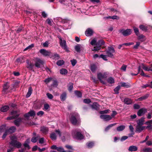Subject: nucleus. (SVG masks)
I'll use <instances>...</instances> for the list:
<instances>
[{
  "instance_id": "obj_33",
  "label": "nucleus",
  "mask_w": 152,
  "mask_h": 152,
  "mask_svg": "<svg viewBox=\"0 0 152 152\" xmlns=\"http://www.w3.org/2000/svg\"><path fill=\"white\" fill-rule=\"evenodd\" d=\"M32 92V89L31 87H30L28 88V92L26 95V97L28 98L29 97L31 94Z\"/></svg>"
},
{
  "instance_id": "obj_55",
  "label": "nucleus",
  "mask_w": 152,
  "mask_h": 152,
  "mask_svg": "<svg viewBox=\"0 0 152 152\" xmlns=\"http://www.w3.org/2000/svg\"><path fill=\"white\" fill-rule=\"evenodd\" d=\"M83 102L85 103L89 104L91 102V101L90 99H84Z\"/></svg>"
},
{
  "instance_id": "obj_1",
  "label": "nucleus",
  "mask_w": 152,
  "mask_h": 152,
  "mask_svg": "<svg viewBox=\"0 0 152 152\" xmlns=\"http://www.w3.org/2000/svg\"><path fill=\"white\" fill-rule=\"evenodd\" d=\"M11 141L10 143L12 146L19 148L22 146L21 143L17 140V137L15 135L11 136L10 137Z\"/></svg>"
},
{
  "instance_id": "obj_25",
  "label": "nucleus",
  "mask_w": 152,
  "mask_h": 152,
  "mask_svg": "<svg viewBox=\"0 0 152 152\" xmlns=\"http://www.w3.org/2000/svg\"><path fill=\"white\" fill-rule=\"evenodd\" d=\"M97 68L96 65L94 64H91L90 65V69L93 72H95Z\"/></svg>"
},
{
  "instance_id": "obj_34",
  "label": "nucleus",
  "mask_w": 152,
  "mask_h": 152,
  "mask_svg": "<svg viewBox=\"0 0 152 152\" xmlns=\"http://www.w3.org/2000/svg\"><path fill=\"white\" fill-rule=\"evenodd\" d=\"M86 145L88 148H91L94 146V142H89L86 143Z\"/></svg>"
},
{
  "instance_id": "obj_19",
  "label": "nucleus",
  "mask_w": 152,
  "mask_h": 152,
  "mask_svg": "<svg viewBox=\"0 0 152 152\" xmlns=\"http://www.w3.org/2000/svg\"><path fill=\"white\" fill-rule=\"evenodd\" d=\"M50 56V58H51L55 60L58 59L60 58L59 55L56 53L52 54L51 53V55Z\"/></svg>"
},
{
  "instance_id": "obj_31",
  "label": "nucleus",
  "mask_w": 152,
  "mask_h": 152,
  "mask_svg": "<svg viewBox=\"0 0 152 152\" xmlns=\"http://www.w3.org/2000/svg\"><path fill=\"white\" fill-rule=\"evenodd\" d=\"M21 118H19L14 121V123L17 126H19L20 123L21 121Z\"/></svg>"
},
{
  "instance_id": "obj_13",
  "label": "nucleus",
  "mask_w": 152,
  "mask_h": 152,
  "mask_svg": "<svg viewBox=\"0 0 152 152\" xmlns=\"http://www.w3.org/2000/svg\"><path fill=\"white\" fill-rule=\"evenodd\" d=\"M43 61L39 59H37L36 60L35 63V65L36 67L38 68L40 67L41 64H43Z\"/></svg>"
},
{
  "instance_id": "obj_4",
  "label": "nucleus",
  "mask_w": 152,
  "mask_h": 152,
  "mask_svg": "<svg viewBox=\"0 0 152 152\" xmlns=\"http://www.w3.org/2000/svg\"><path fill=\"white\" fill-rule=\"evenodd\" d=\"M60 45L62 48L66 52H69L68 48L67 46L66 42L65 40L63 41L61 38L60 39Z\"/></svg>"
},
{
  "instance_id": "obj_15",
  "label": "nucleus",
  "mask_w": 152,
  "mask_h": 152,
  "mask_svg": "<svg viewBox=\"0 0 152 152\" xmlns=\"http://www.w3.org/2000/svg\"><path fill=\"white\" fill-rule=\"evenodd\" d=\"M91 107L93 109L97 110L99 108V105L97 102H94L91 105Z\"/></svg>"
},
{
  "instance_id": "obj_5",
  "label": "nucleus",
  "mask_w": 152,
  "mask_h": 152,
  "mask_svg": "<svg viewBox=\"0 0 152 152\" xmlns=\"http://www.w3.org/2000/svg\"><path fill=\"white\" fill-rule=\"evenodd\" d=\"M27 64L26 67L29 70H31L33 72L34 71V65L33 63H32L31 61L29 60H26Z\"/></svg>"
},
{
  "instance_id": "obj_40",
  "label": "nucleus",
  "mask_w": 152,
  "mask_h": 152,
  "mask_svg": "<svg viewBox=\"0 0 152 152\" xmlns=\"http://www.w3.org/2000/svg\"><path fill=\"white\" fill-rule=\"evenodd\" d=\"M125 126L123 125L120 126L117 128V130L119 132L123 130L125 128Z\"/></svg>"
},
{
  "instance_id": "obj_61",
  "label": "nucleus",
  "mask_w": 152,
  "mask_h": 152,
  "mask_svg": "<svg viewBox=\"0 0 152 152\" xmlns=\"http://www.w3.org/2000/svg\"><path fill=\"white\" fill-rule=\"evenodd\" d=\"M107 56V55L101 54L100 56V58H102L104 60L107 61V59L106 58Z\"/></svg>"
},
{
  "instance_id": "obj_29",
  "label": "nucleus",
  "mask_w": 152,
  "mask_h": 152,
  "mask_svg": "<svg viewBox=\"0 0 152 152\" xmlns=\"http://www.w3.org/2000/svg\"><path fill=\"white\" fill-rule=\"evenodd\" d=\"M50 138L53 140H55L57 138V136L54 132H52L50 134Z\"/></svg>"
},
{
  "instance_id": "obj_30",
  "label": "nucleus",
  "mask_w": 152,
  "mask_h": 152,
  "mask_svg": "<svg viewBox=\"0 0 152 152\" xmlns=\"http://www.w3.org/2000/svg\"><path fill=\"white\" fill-rule=\"evenodd\" d=\"M66 92H64L60 96V99L61 101H64L66 98Z\"/></svg>"
},
{
  "instance_id": "obj_26",
  "label": "nucleus",
  "mask_w": 152,
  "mask_h": 152,
  "mask_svg": "<svg viewBox=\"0 0 152 152\" xmlns=\"http://www.w3.org/2000/svg\"><path fill=\"white\" fill-rule=\"evenodd\" d=\"M121 87H124L126 88H129L130 87V85L128 83L125 82H122L121 83Z\"/></svg>"
},
{
  "instance_id": "obj_62",
  "label": "nucleus",
  "mask_w": 152,
  "mask_h": 152,
  "mask_svg": "<svg viewBox=\"0 0 152 152\" xmlns=\"http://www.w3.org/2000/svg\"><path fill=\"white\" fill-rule=\"evenodd\" d=\"M46 95L47 96L48 98L50 99H52L53 98V95L50 94L49 93H47L46 94Z\"/></svg>"
},
{
  "instance_id": "obj_21",
  "label": "nucleus",
  "mask_w": 152,
  "mask_h": 152,
  "mask_svg": "<svg viewBox=\"0 0 152 152\" xmlns=\"http://www.w3.org/2000/svg\"><path fill=\"white\" fill-rule=\"evenodd\" d=\"M9 109V107L7 105H4L1 107L0 110L3 112H5L7 111Z\"/></svg>"
},
{
  "instance_id": "obj_37",
  "label": "nucleus",
  "mask_w": 152,
  "mask_h": 152,
  "mask_svg": "<svg viewBox=\"0 0 152 152\" xmlns=\"http://www.w3.org/2000/svg\"><path fill=\"white\" fill-rule=\"evenodd\" d=\"M75 93L76 96L80 98L82 96V94L78 91H75Z\"/></svg>"
},
{
  "instance_id": "obj_44",
  "label": "nucleus",
  "mask_w": 152,
  "mask_h": 152,
  "mask_svg": "<svg viewBox=\"0 0 152 152\" xmlns=\"http://www.w3.org/2000/svg\"><path fill=\"white\" fill-rule=\"evenodd\" d=\"M139 28L143 31H146L147 30V27L142 25H140Z\"/></svg>"
},
{
  "instance_id": "obj_39",
  "label": "nucleus",
  "mask_w": 152,
  "mask_h": 152,
  "mask_svg": "<svg viewBox=\"0 0 152 152\" xmlns=\"http://www.w3.org/2000/svg\"><path fill=\"white\" fill-rule=\"evenodd\" d=\"M67 70L65 69H62L60 70V73L62 75H65L67 73Z\"/></svg>"
},
{
  "instance_id": "obj_46",
  "label": "nucleus",
  "mask_w": 152,
  "mask_h": 152,
  "mask_svg": "<svg viewBox=\"0 0 152 152\" xmlns=\"http://www.w3.org/2000/svg\"><path fill=\"white\" fill-rule=\"evenodd\" d=\"M64 62L63 60H60L56 63L57 64L58 66H62L64 64Z\"/></svg>"
},
{
  "instance_id": "obj_64",
  "label": "nucleus",
  "mask_w": 152,
  "mask_h": 152,
  "mask_svg": "<svg viewBox=\"0 0 152 152\" xmlns=\"http://www.w3.org/2000/svg\"><path fill=\"white\" fill-rule=\"evenodd\" d=\"M44 114V112L42 111H40L38 112L37 113V115L40 116H42Z\"/></svg>"
},
{
  "instance_id": "obj_3",
  "label": "nucleus",
  "mask_w": 152,
  "mask_h": 152,
  "mask_svg": "<svg viewBox=\"0 0 152 152\" xmlns=\"http://www.w3.org/2000/svg\"><path fill=\"white\" fill-rule=\"evenodd\" d=\"M72 135L74 137L79 140H81L83 138V136L81 133L76 131L75 130L72 131Z\"/></svg>"
},
{
  "instance_id": "obj_8",
  "label": "nucleus",
  "mask_w": 152,
  "mask_h": 152,
  "mask_svg": "<svg viewBox=\"0 0 152 152\" xmlns=\"http://www.w3.org/2000/svg\"><path fill=\"white\" fill-rule=\"evenodd\" d=\"M97 76L98 79L100 80L101 83L104 84H105V82L102 80V79L106 77V75L100 72L98 73Z\"/></svg>"
},
{
  "instance_id": "obj_12",
  "label": "nucleus",
  "mask_w": 152,
  "mask_h": 152,
  "mask_svg": "<svg viewBox=\"0 0 152 152\" xmlns=\"http://www.w3.org/2000/svg\"><path fill=\"white\" fill-rule=\"evenodd\" d=\"M147 112V110L145 108L140 109L137 112V114L139 116H141Z\"/></svg>"
},
{
  "instance_id": "obj_60",
  "label": "nucleus",
  "mask_w": 152,
  "mask_h": 152,
  "mask_svg": "<svg viewBox=\"0 0 152 152\" xmlns=\"http://www.w3.org/2000/svg\"><path fill=\"white\" fill-rule=\"evenodd\" d=\"M140 42H137L136 44L134 46L133 48L134 49H137L138 46L140 45Z\"/></svg>"
},
{
  "instance_id": "obj_18",
  "label": "nucleus",
  "mask_w": 152,
  "mask_h": 152,
  "mask_svg": "<svg viewBox=\"0 0 152 152\" xmlns=\"http://www.w3.org/2000/svg\"><path fill=\"white\" fill-rule=\"evenodd\" d=\"M137 36L138 39L141 42L145 41L146 39L145 37L142 34L139 35Z\"/></svg>"
},
{
  "instance_id": "obj_24",
  "label": "nucleus",
  "mask_w": 152,
  "mask_h": 152,
  "mask_svg": "<svg viewBox=\"0 0 152 152\" xmlns=\"http://www.w3.org/2000/svg\"><path fill=\"white\" fill-rule=\"evenodd\" d=\"M9 88V83L8 82L4 84L3 86V92H6L8 88Z\"/></svg>"
},
{
  "instance_id": "obj_49",
  "label": "nucleus",
  "mask_w": 152,
  "mask_h": 152,
  "mask_svg": "<svg viewBox=\"0 0 152 152\" xmlns=\"http://www.w3.org/2000/svg\"><path fill=\"white\" fill-rule=\"evenodd\" d=\"M75 49L76 51L78 52H80V47L79 45H76L75 46Z\"/></svg>"
},
{
  "instance_id": "obj_11",
  "label": "nucleus",
  "mask_w": 152,
  "mask_h": 152,
  "mask_svg": "<svg viewBox=\"0 0 152 152\" xmlns=\"http://www.w3.org/2000/svg\"><path fill=\"white\" fill-rule=\"evenodd\" d=\"M94 33L93 30L90 28H88L85 32V34L87 36H91Z\"/></svg>"
},
{
  "instance_id": "obj_27",
  "label": "nucleus",
  "mask_w": 152,
  "mask_h": 152,
  "mask_svg": "<svg viewBox=\"0 0 152 152\" xmlns=\"http://www.w3.org/2000/svg\"><path fill=\"white\" fill-rule=\"evenodd\" d=\"M149 94H146L145 95L140 97L138 99L140 101H142L143 100L147 99L149 96Z\"/></svg>"
},
{
  "instance_id": "obj_10",
  "label": "nucleus",
  "mask_w": 152,
  "mask_h": 152,
  "mask_svg": "<svg viewBox=\"0 0 152 152\" xmlns=\"http://www.w3.org/2000/svg\"><path fill=\"white\" fill-rule=\"evenodd\" d=\"M100 118L103 119L105 121H108L112 118V117L109 115H102L100 116Z\"/></svg>"
},
{
  "instance_id": "obj_56",
  "label": "nucleus",
  "mask_w": 152,
  "mask_h": 152,
  "mask_svg": "<svg viewBox=\"0 0 152 152\" xmlns=\"http://www.w3.org/2000/svg\"><path fill=\"white\" fill-rule=\"evenodd\" d=\"M34 44H31L30 45L26 47V48H25L24 50L26 51L28 50V49H31L34 47Z\"/></svg>"
},
{
  "instance_id": "obj_28",
  "label": "nucleus",
  "mask_w": 152,
  "mask_h": 152,
  "mask_svg": "<svg viewBox=\"0 0 152 152\" xmlns=\"http://www.w3.org/2000/svg\"><path fill=\"white\" fill-rule=\"evenodd\" d=\"M140 152H152V148H147L141 149Z\"/></svg>"
},
{
  "instance_id": "obj_16",
  "label": "nucleus",
  "mask_w": 152,
  "mask_h": 152,
  "mask_svg": "<svg viewBox=\"0 0 152 152\" xmlns=\"http://www.w3.org/2000/svg\"><path fill=\"white\" fill-rule=\"evenodd\" d=\"M145 118L142 117L137 121V125L142 126L144 124Z\"/></svg>"
},
{
  "instance_id": "obj_43",
  "label": "nucleus",
  "mask_w": 152,
  "mask_h": 152,
  "mask_svg": "<svg viewBox=\"0 0 152 152\" xmlns=\"http://www.w3.org/2000/svg\"><path fill=\"white\" fill-rule=\"evenodd\" d=\"M142 69L145 70L146 71H152V67L151 66L149 67H148L145 66H143L142 67Z\"/></svg>"
},
{
  "instance_id": "obj_52",
  "label": "nucleus",
  "mask_w": 152,
  "mask_h": 152,
  "mask_svg": "<svg viewBox=\"0 0 152 152\" xmlns=\"http://www.w3.org/2000/svg\"><path fill=\"white\" fill-rule=\"evenodd\" d=\"M101 49V47L99 46L96 45L94 47V49L92 50L93 51H97Z\"/></svg>"
},
{
  "instance_id": "obj_6",
  "label": "nucleus",
  "mask_w": 152,
  "mask_h": 152,
  "mask_svg": "<svg viewBox=\"0 0 152 152\" xmlns=\"http://www.w3.org/2000/svg\"><path fill=\"white\" fill-rule=\"evenodd\" d=\"M119 31L125 36H129L132 33L131 29H127L126 30L122 29L120 30Z\"/></svg>"
},
{
  "instance_id": "obj_51",
  "label": "nucleus",
  "mask_w": 152,
  "mask_h": 152,
  "mask_svg": "<svg viewBox=\"0 0 152 152\" xmlns=\"http://www.w3.org/2000/svg\"><path fill=\"white\" fill-rule=\"evenodd\" d=\"M23 28V26H20L17 29H16L15 30L17 33H18L21 31L22 30Z\"/></svg>"
},
{
  "instance_id": "obj_14",
  "label": "nucleus",
  "mask_w": 152,
  "mask_h": 152,
  "mask_svg": "<svg viewBox=\"0 0 152 152\" xmlns=\"http://www.w3.org/2000/svg\"><path fill=\"white\" fill-rule=\"evenodd\" d=\"M145 128L144 126L137 125L136 127V131L139 132H141L142 131L144 130Z\"/></svg>"
},
{
  "instance_id": "obj_2",
  "label": "nucleus",
  "mask_w": 152,
  "mask_h": 152,
  "mask_svg": "<svg viewBox=\"0 0 152 152\" xmlns=\"http://www.w3.org/2000/svg\"><path fill=\"white\" fill-rule=\"evenodd\" d=\"M70 121L73 125H75L79 124L80 122V120L79 114L77 113L72 114L70 118Z\"/></svg>"
},
{
  "instance_id": "obj_58",
  "label": "nucleus",
  "mask_w": 152,
  "mask_h": 152,
  "mask_svg": "<svg viewBox=\"0 0 152 152\" xmlns=\"http://www.w3.org/2000/svg\"><path fill=\"white\" fill-rule=\"evenodd\" d=\"M96 41L95 39H93L92 41H91L90 44L91 45H96Z\"/></svg>"
},
{
  "instance_id": "obj_32",
  "label": "nucleus",
  "mask_w": 152,
  "mask_h": 152,
  "mask_svg": "<svg viewBox=\"0 0 152 152\" xmlns=\"http://www.w3.org/2000/svg\"><path fill=\"white\" fill-rule=\"evenodd\" d=\"M104 40H99L96 43V46H99L100 47L101 46L104 45Z\"/></svg>"
},
{
  "instance_id": "obj_36",
  "label": "nucleus",
  "mask_w": 152,
  "mask_h": 152,
  "mask_svg": "<svg viewBox=\"0 0 152 152\" xmlns=\"http://www.w3.org/2000/svg\"><path fill=\"white\" fill-rule=\"evenodd\" d=\"M116 124V123H115L113 124H111L107 126L105 129V131L106 132L107 131L109 130L113 126L115 125Z\"/></svg>"
},
{
  "instance_id": "obj_41",
  "label": "nucleus",
  "mask_w": 152,
  "mask_h": 152,
  "mask_svg": "<svg viewBox=\"0 0 152 152\" xmlns=\"http://www.w3.org/2000/svg\"><path fill=\"white\" fill-rule=\"evenodd\" d=\"M113 53L108 51H107L106 52L107 56L111 58H113L114 57V55L113 54Z\"/></svg>"
},
{
  "instance_id": "obj_23",
  "label": "nucleus",
  "mask_w": 152,
  "mask_h": 152,
  "mask_svg": "<svg viewBox=\"0 0 152 152\" xmlns=\"http://www.w3.org/2000/svg\"><path fill=\"white\" fill-rule=\"evenodd\" d=\"M30 140L29 139H27L23 144V145L25 148H27L28 150H29L30 149V147L29 145Z\"/></svg>"
},
{
  "instance_id": "obj_48",
  "label": "nucleus",
  "mask_w": 152,
  "mask_h": 152,
  "mask_svg": "<svg viewBox=\"0 0 152 152\" xmlns=\"http://www.w3.org/2000/svg\"><path fill=\"white\" fill-rule=\"evenodd\" d=\"M57 150L60 152H66L64 150V148L61 147H57Z\"/></svg>"
},
{
  "instance_id": "obj_50",
  "label": "nucleus",
  "mask_w": 152,
  "mask_h": 152,
  "mask_svg": "<svg viewBox=\"0 0 152 152\" xmlns=\"http://www.w3.org/2000/svg\"><path fill=\"white\" fill-rule=\"evenodd\" d=\"M107 81L110 84L113 83L114 82V79L112 77L109 78L107 79Z\"/></svg>"
},
{
  "instance_id": "obj_53",
  "label": "nucleus",
  "mask_w": 152,
  "mask_h": 152,
  "mask_svg": "<svg viewBox=\"0 0 152 152\" xmlns=\"http://www.w3.org/2000/svg\"><path fill=\"white\" fill-rule=\"evenodd\" d=\"M107 51L111 52L112 53H115V52L114 48L112 47H109L108 48V50Z\"/></svg>"
},
{
  "instance_id": "obj_7",
  "label": "nucleus",
  "mask_w": 152,
  "mask_h": 152,
  "mask_svg": "<svg viewBox=\"0 0 152 152\" xmlns=\"http://www.w3.org/2000/svg\"><path fill=\"white\" fill-rule=\"evenodd\" d=\"M11 114L13 116L9 117L7 118V120H12L17 118L19 116V114H17V112L16 111H12L11 112Z\"/></svg>"
},
{
  "instance_id": "obj_59",
  "label": "nucleus",
  "mask_w": 152,
  "mask_h": 152,
  "mask_svg": "<svg viewBox=\"0 0 152 152\" xmlns=\"http://www.w3.org/2000/svg\"><path fill=\"white\" fill-rule=\"evenodd\" d=\"M28 113L30 116H34L35 115V112L33 110L30 111Z\"/></svg>"
},
{
  "instance_id": "obj_38",
  "label": "nucleus",
  "mask_w": 152,
  "mask_h": 152,
  "mask_svg": "<svg viewBox=\"0 0 152 152\" xmlns=\"http://www.w3.org/2000/svg\"><path fill=\"white\" fill-rule=\"evenodd\" d=\"M73 83H69V85L68 86V90L70 92L71 91L73 88Z\"/></svg>"
},
{
  "instance_id": "obj_20",
  "label": "nucleus",
  "mask_w": 152,
  "mask_h": 152,
  "mask_svg": "<svg viewBox=\"0 0 152 152\" xmlns=\"http://www.w3.org/2000/svg\"><path fill=\"white\" fill-rule=\"evenodd\" d=\"M16 130V128L14 126H12L10 127L8 129L6 130L7 131L9 134H10L14 132Z\"/></svg>"
},
{
  "instance_id": "obj_9",
  "label": "nucleus",
  "mask_w": 152,
  "mask_h": 152,
  "mask_svg": "<svg viewBox=\"0 0 152 152\" xmlns=\"http://www.w3.org/2000/svg\"><path fill=\"white\" fill-rule=\"evenodd\" d=\"M39 52L44 56H50L51 55V52L48 51L44 49H41L39 51Z\"/></svg>"
},
{
  "instance_id": "obj_35",
  "label": "nucleus",
  "mask_w": 152,
  "mask_h": 152,
  "mask_svg": "<svg viewBox=\"0 0 152 152\" xmlns=\"http://www.w3.org/2000/svg\"><path fill=\"white\" fill-rule=\"evenodd\" d=\"M41 131L44 133H46L48 132V128L43 126L41 128Z\"/></svg>"
},
{
  "instance_id": "obj_63",
  "label": "nucleus",
  "mask_w": 152,
  "mask_h": 152,
  "mask_svg": "<svg viewBox=\"0 0 152 152\" xmlns=\"http://www.w3.org/2000/svg\"><path fill=\"white\" fill-rule=\"evenodd\" d=\"M37 137H33L31 139V142L34 143L36 142L37 140Z\"/></svg>"
},
{
  "instance_id": "obj_42",
  "label": "nucleus",
  "mask_w": 152,
  "mask_h": 152,
  "mask_svg": "<svg viewBox=\"0 0 152 152\" xmlns=\"http://www.w3.org/2000/svg\"><path fill=\"white\" fill-rule=\"evenodd\" d=\"M121 88V86H118L116 87L114 90L115 93L116 94H119L118 91Z\"/></svg>"
},
{
  "instance_id": "obj_17",
  "label": "nucleus",
  "mask_w": 152,
  "mask_h": 152,
  "mask_svg": "<svg viewBox=\"0 0 152 152\" xmlns=\"http://www.w3.org/2000/svg\"><path fill=\"white\" fill-rule=\"evenodd\" d=\"M124 103L127 104H131L132 102V100L129 98H125L124 101Z\"/></svg>"
},
{
  "instance_id": "obj_47",
  "label": "nucleus",
  "mask_w": 152,
  "mask_h": 152,
  "mask_svg": "<svg viewBox=\"0 0 152 152\" xmlns=\"http://www.w3.org/2000/svg\"><path fill=\"white\" fill-rule=\"evenodd\" d=\"M133 28L135 34L137 36H138L139 34V32L138 29V28L135 27H133Z\"/></svg>"
},
{
  "instance_id": "obj_54",
  "label": "nucleus",
  "mask_w": 152,
  "mask_h": 152,
  "mask_svg": "<svg viewBox=\"0 0 152 152\" xmlns=\"http://www.w3.org/2000/svg\"><path fill=\"white\" fill-rule=\"evenodd\" d=\"M109 110H106L103 111H100L99 113L101 114H104L107 113H109V111H110Z\"/></svg>"
},
{
  "instance_id": "obj_57",
  "label": "nucleus",
  "mask_w": 152,
  "mask_h": 152,
  "mask_svg": "<svg viewBox=\"0 0 152 152\" xmlns=\"http://www.w3.org/2000/svg\"><path fill=\"white\" fill-rule=\"evenodd\" d=\"M52 79V78L50 77L48 78L45 79L44 81V82H45L46 84L48 83Z\"/></svg>"
},
{
  "instance_id": "obj_22",
  "label": "nucleus",
  "mask_w": 152,
  "mask_h": 152,
  "mask_svg": "<svg viewBox=\"0 0 152 152\" xmlns=\"http://www.w3.org/2000/svg\"><path fill=\"white\" fill-rule=\"evenodd\" d=\"M138 148L136 146L134 145H132L129 147L128 150L129 151H135L137 150Z\"/></svg>"
},
{
  "instance_id": "obj_45",
  "label": "nucleus",
  "mask_w": 152,
  "mask_h": 152,
  "mask_svg": "<svg viewBox=\"0 0 152 152\" xmlns=\"http://www.w3.org/2000/svg\"><path fill=\"white\" fill-rule=\"evenodd\" d=\"M107 19L111 18L113 19H116L118 20L119 19V17L117 16L114 15L113 16H109L106 17Z\"/></svg>"
}]
</instances>
